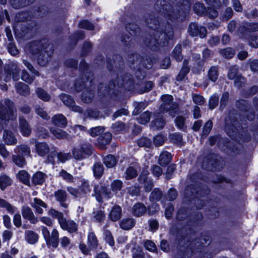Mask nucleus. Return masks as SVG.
I'll list each match as a JSON object with an SVG mask.
<instances>
[{
  "label": "nucleus",
  "mask_w": 258,
  "mask_h": 258,
  "mask_svg": "<svg viewBox=\"0 0 258 258\" xmlns=\"http://www.w3.org/2000/svg\"><path fill=\"white\" fill-rule=\"evenodd\" d=\"M93 217L97 222L101 223L105 220V214L103 211L98 210L93 212Z\"/></svg>",
  "instance_id": "51"
},
{
  "label": "nucleus",
  "mask_w": 258,
  "mask_h": 258,
  "mask_svg": "<svg viewBox=\"0 0 258 258\" xmlns=\"http://www.w3.org/2000/svg\"><path fill=\"white\" fill-rule=\"evenodd\" d=\"M238 117H239V115H236L235 116L233 114H230L227 118L225 119V127L227 129H232V127H234L236 129L238 127H240V125L245 124V119H240V121L238 120Z\"/></svg>",
  "instance_id": "15"
},
{
  "label": "nucleus",
  "mask_w": 258,
  "mask_h": 258,
  "mask_svg": "<svg viewBox=\"0 0 258 258\" xmlns=\"http://www.w3.org/2000/svg\"><path fill=\"white\" fill-rule=\"evenodd\" d=\"M219 67L218 66H214L210 67L208 72V77L210 80L213 82H215L219 77Z\"/></svg>",
  "instance_id": "34"
},
{
  "label": "nucleus",
  "mask_w": 258,
  "mask_h": 258,
  "mask_svg": "<svg viewBox=\"0 0 258 258\" xmlns=\"http://www.w3.org/2000/svg\"><path fill=\"white\" fill-rule=\"evenodd\" d=\"M103 163L108 168H112L115 166L117 163V160L115 156L108 155L103 158Z\"/></svg>",
  "instance_id": "43"
},
{
  "label": "nucleus",
  "mask_w": 258,
  "mask_h": 258,
  "mask_svg": "<svg viewBox=\"0 0 258 258\" xmlns=\"http://www.w3.org/2000/svg\"><path fill=\"white\" fill-rule=\"evenodd\" d=\"M182 46L180 44L177 45L172 52L173 57L178 61L182 60L183 56L181 54Z\"/></svg>",
  "instance_id": "52"
},
{
  "label": "nucleus",
  "mask_w": 258,
  "mask_h": 258,
  "mask_svg": "<svg viewBox=\"0 0 258 258\" xmlns=\"http://www.w3.org/2000/svg\"><path fill=\"white\" fill-rule=\"evenodd\" d=\"M194 12L199 15L205 14L206 9L204 5L201 3H197L194 6Z\"/></svg>",
  "instance_id": "57"
},
{
  "label": "nucleus",
  "mask_w": 258,
  "mask_h": 258,
  "mask_svg": "<svg viewBox=\"0 0 258 258\" xmlns=\"http://www.w3.org/2000/svg\"><path fill=\"white\" fill-rule=\"evenodd\" d=\"M27 49L33 55L37 56L38 63L41 66H45L48 63L53 53L52 46L45 39L31 42Z\"/></svg>",
  "instance_id": "2"
},
{
  "label": "nucleus",
  "mask_w": 258,
  "mask_h": 258,
  "mask_svg": "<svg viewBox=\"0 0 258 258\" xmlns=\"http://www.w3.org/2000/svg\"><path fill=\"white\" fill-rule=\"evenodd\" d=\"M54 196L61 207L64 208L68 207V204L65 203L67 199L68 195L64 190L58 189L55 191L54 193Z\"/></svg>",
  "instance_id": "23"
},
{
  "label": "nucleus",
  "mask_w": 258,
  "mask_h": 258,
  "mask_svg": "<svg viewBox=\"0 0 258 258\" xmlns=\"http://www.w3.org/2000/svg\"><path fill=\"white\" fill-rule=\"evenodd\" d=\"M94 96V92L91 89H86L84 90L82 94V100L86 103L91 102Z\"/></svg>",
  "instance_id": "41"
},
{
  "label": "nucleus",
  "mask_w": 258,
  "mask_h": 258,
  "mask_svg": "<svg viewBox=\"0 0 258 258\" xmlns=\"http://www.w3.org/2000/svg\"><path fill=\"white\" fill-rule=\"evenodd\" d=\"M14 152L15 153L22 154L23 156V155H29L30 154V149L27 145H20L15 148Z\"/></svg>",
  "instance_id": "46"
},
{
  "label": "nucleus",
  "mask_w": 258,
  "mask_h": 258,
  "mask_svg": "<svg viewBox=\"0 0 258 258\" xmlns=\"http://www.w3.org/2000/svg\"><path fill=\"white\" fill-rule=\"evenodd\" d=\"M243 39L246 40L251 46L254 48L258 47V36L247 35L246 38Z\"/></svg>",
  "instance_id": "59"
},
{
  "label": "nucleus",
  "mask_w": 258,
  "mask_h": 258,
  "mask_svg": "<svg viewBox=\"0 0 258 258\" xmlns=\"http://www.w3.org/2000/svg\"><path fill=\"white\" fill-rule=\"evenodd\" d=\"M3 141L8 145L16 144L17 141L12 130H4Z\"/></svg>",
  "instance_id": "27"
},
{
  "label": "nucleus",
  "mask_w": 258,
  "mask_h": 258,
  "mask_svg": "<svg viewBox=\"0 0 258 258\" xmlns=\"http://www.w3.org/2000/svg\"><path fill=\"white\" fill-rule=\"evenodd\" d=\"M20 70L18 66L15 63L9 64L5 69L6 77L5 79L6 82L9 81L11 78L14 81H18L19 79V73Z\"/></svg>",
  "instance_id": "13"
},
{
  "label": "nucleus",
  "mask_w": 258,
  "mask_h": 258,
  "mask_svg": "<svg viewBox=\"0 0 258 258\" xmlns=\"http://www.w3.org/2000/svg\"><path fill=\"white\" fill-rule=\"evenodd\" d=\"M87 133L92 137L98 136L97 144L102 149H105L106 145L108 144L112 139V135L109 132H104V130H86Z\"/></svg>",
  "instance_id": "5"
},
{
  "label": "nucleus",
  "mask_w": 258,
  "mask_h": 258,
  "mask_svg": "<svg viewBox=\"0 0 258 258\" xmlns=\"http://www.w3.org/2000/svg\"><path fill=\"white\" fill-rule=\"evenodd\" d=\"M163 196V193L161 190L158 188H156L151 192L149 200L151 202L159 201Z\"/></svg>",
  "instance_id": "44"
},
{
  "label": "nucleus",
  "mask_w": 258,
  "mask_h": 258,
  "mask_svg": "<svg viewBox=\"0 0 258 258\" xmlns=\"http://www.w3.org/2000/svg\"><path fill=\"white\" fill-rule=\"evenodd\" d=\"M136 224V220L133 218H125L122 219L120 223V227L125 230L131 229Z\"/></svg>",
  "instance_id": "32"
},
{
  "label": "nucleus",
  "mask_w": 258,
  "mask_h": 258,
  "mask_svg": "<svg viewBox=\"0 0 258 258\" xmlns=\"http://www.w3.org/2000/svg\"><path fill=\"white\" fill-rule=\"evenodd\" d=\"M143 58L138 54H132L128 55L127 62L131 68L134 69H137L138 71L136 73V76L140 80L143 79L145 77L144 74L142 76H139V74H141L140 69L141 66L142 64Z\"/></svg>",
  "instance_id": "10"
},
{
  "label": "nucleus",
  "mask_w": 258,
  "mask_h": 258,
  "mask_svg": "<svg viewBox=\"0 0 258 258\" xmlns=\"http://www.w3.org/2000/svg\"><path fill=\"white\" fill-rule=\"evenodd\" d=\"M176 1L177 4L172 6L165 0H158L154 6L158 13L157 18L155 14L146 17L147 26L154 31L146 38L145 44L152 50H156L160 47L167 45L169 40L174 36L171 25L167 21L159 20V16L173 22L182 21L189 13L191 5L189 0Z\"/></svg>",
  "instance_id": "1"
},
{
  "label": "nucleus",
  "mask_w": 258,
  "mask_h": 258,
  "mask_svg": "<svg viewBox=\"0 0 258 258\" xmlns=\"http://www.w3.org/2000/svg\"><path fill=\"white\" fill-rule=\"evenodd\" d=\"M59 233L56 229H54L49 236V238L46 239V244L48 246H52L56 248L59 243Z\"/></svg>",
  "instance_id": "26"
},
{
  "label": "nucleus",
  "mask_w": 258,
  "mask_h": 258,
  "mask_svg": "<svg viewBox=\"0 0 258 258\" xmlns=\"http://www.w3.org/2000/svg\"><path fill=\"white\" fill-rule=\"evenodd\" d=\"M51 133L55 137L58 139H71L72 136L68 133L63 131V130H49Z\"/></svg>",
  "instance_id": "47"
},
{
  "label": "nucleus",
  "mask_w": 258,
  "mask_h": 258,
  "mask_svg": "<svg viewBox=\"0 0 258 258\" xmlns=\"http://www.w3.org/2000/svg\"><path fill=\"white\" fill-rule=\"evenodd\" d=\"M35 148L37 153L40 156H44L49 152V147L47 144L44 142L35 143Z\"/></svg>",
  "instance_id": "29"
},
{
  "label": "nucleus",
  "mask_w": 258,
  "mask_h": 258,
  "mask_svg": "<svg viewBox=\"0 0 258 258\" xmlns=\"http://www.w3.org/2000/svg\"><path fill=\"white\" fill-rule=\"evenodd\" d=\"M258 31V23L243 22L237 29V33L242 38H246L247 33Z\"/></svg>",
  "instance_id": "11"
},
{
  "label": "nucleus",
  "mask_w": 258,
  "mask_h": 258,
  "mask_svg": "<svg viewBox=\"0 0 258 258\" xmlns=\"http://www.w3.org/2000/svg\"><path fill=\"white\" fill-rule=\"evenodd\" d=\"M34 0H10L12 6L16 9L26 7L32 4Z\"/></svg>",
  "instance_id": "38"
},
{
  "label": "nucleus",
  "mask_w": 258,
  "mask_h": 258,
  "mask_svg": "<svg viewBox=\"0 0 258 258\" xmlns=\"http://www.w3.org/2000/svg\"><path fill=\"white\" fill-rule=\"evenodd\" d=\"M92 79H90L89 76L85 75L84 78L77 79L74 84L75 88L78 92L81 91L85 87L90 86L92 83Z\"/></svg>",
  "instance_id": "22"
},
{
  "label": "nucleus",
  "mask_w": 258,
  "mask_h": 258,
  "mask_svg": "<svg viewBox=\"0 0 258 258\" xmlns=\"http://www.w3.org/2000/svg\"><path fill=\"white\" fill-rule=\"evenodd\" d=\"M25 240L28 243L34 244L38 239V235L32 230H27L25 232Z\"/></svg>",
  "instance_id": "35"
},
{
  "label": "nucleus",
  "mask_w": 258,
  "mask_h": 258,
  "mask_svg": "<svg viewBox=\"0 0 258 258\" xmlns=\"http://www.w3.org/2000/svg\"><path fill=\"white\" fill-rule=\"evenodd\" d=\"M219 102V96L217 94H213L210 98L209 105L210 109L215 108Z\"/></svg>",
  "instance_id": "64"
},
{
  "label": "nucleus",
  "mask_w": 258,
  "mask_h": 258,
  "mask_svg": "<svg viewBox=\"0 0 258 258\" xmlns=\"http://www.w3.org/2000/svg\"><path fill=\"white\" fill-rule=\"evenodd\" d=\"M147 211L146 206L143 203L138 202L132 207V213L133 215L137 217L143 216Z\"/></svg>",
  "instance_id": "21"
},
{
  "label": "nucleus",
  "mask_w": 258,
  "mask_h": 258,
  "mask_svg": "<svg viewBox=\"0 0 258 258\" xmlns=\"http://www.w3.org/2000/svg\"><path fill=\"white\" fill-rule=\"evenodd\" d=\"M220 53L226 58H231L235 54V50L231 47H228L220 50Z\"/></svg>",
  "instance_id": "53"
},
{
  "label": "nucleus",
  "mask_w": 258,
  "mask_h": 258,
  "mask_svg": "<svg viewBox=\"0 0 258 258\" xmlns=\"http://www.w3.org/2000/svg\"><path fill=\"white\" fill-rule=\"evenodd\" d=\"M15 112L14 103L12 101L6 99L4 103H0V119L2 120L8 121L16 118Z\"/></svg>",
  "instance_id": "4"
},
{
  "label": "nucleus",
  "mask_w": 258,
  "mask_h": 258,
  "mask_svg": "<svg viewBox=\"0 0 258 258\" xmlns=\"http://www.w3.org/2000/svg\"><path fill=\"white\" fill-rule=\"evenodd\" d=\"M88 244L89 247L91 249L95 248L98 246V240L95 233L93 232H90L88 234Z\"/></svg>",
  "instance_id": "42"
},
{
  "label": "nucleus",
  "mask_w": 258,
  "mask_h": 258,
  "mask_svg": "<svg viewBox=\"0 0 258 258\" xmlns=\"http://www.w3.org/2000/svg\"><path fill=\"white\" fill-rule=\"evenodd\" d=\"M188 32L192 37L199 36L201 38H204L207 34V30L205 27L196 23H191L189 25Z\"/></svg>",
  "instance_id": "14"
},
{
  "label": "nucleus",
  "mask_w": 258,
  "mask_h": 258,
  "mask_svg": "<svg viewBox=\"0 0 258 258\" xmlns=\"http://www.w3.org/2000/svg\"><path fill=\"white\" fill-rule=\"evenodd\" d=\"M53 154H54V156H56L58 160L62 163L66 162L71 157L70 153H65L61 152L58 153L55 152L53 153Z\"/></svg>",
  "instance_id": "61"
},
{
  "label": "nucleus",
  "mask_w": 258,
  "mask_h": 258,
  "mask_svg": "<svg viewBox=\"0 0 258 258\" xmlns=\"http://www.w3.org/2000/svg\"><path fill=\"white\" fill-rule=\"evenodd\" d=\"M126 30L130 35L126 34L122 36L121 38V41L124 45L130 47L134 43L133 40L135 39L133 37L140 34V28L137 25L130 23L126 25Z\"/></svg>",
  "instance_id": "6"
},
{
  "label": "nucleus",
  "mask_w": 258,
  "mask_h": 258,
  "mask_svg": "<svg viewBox=\"0 0 258 258\" xmlns=\"http://www.w3.org/2000/svg\"><path fill=\"white\" fill-rule=\"evenodd\" d=\"M59 175L63 180L68 182L72 183L74 182L73 176L64 170H61L59 172Z\"/></svg>",
  "instance_id": "62"
},
{
  "label": "nucleus",
  "mask_w": 258,
  "mask_h": 258,
  "mask_svg": "<svg viewBox=\"0 0 258 258\" xmlns=\"http://www.w3.org/2000/svg\"><path fill=\"white\" fill-rule=\"evenodd\" d=\"M163 103L161 104L159 110L161 112H168L173 117L178 111V105L173 102V98L171 95H165L162 97Z\"/></svg>",
  "instance_id": "3"
},
{
  "label": "nucleus",
  "mask_w": 258,
  "mask_h": 258,
  "mask_svg": "<svg viewBox=\"0 0 258 258\" xmlns=\"http://www.w3.org/2000/svg\"><path fill=\"white\" fill-rule=\"evenodd\" d=\"M18 177L19 180L26 185L29 184V175L27 172L25 170H21L18 174Z\"/></svg>",
  "instance_id": "54"
},
{
  "label": "nucleus",
  "mask_w": 258,
  "mask_h": 258,
  "mask_svg": "<svg viewBox=\"0 0 258 258\" xmlns=\"http://www.w3.org/2000/svg\"><path fill=\"white\" fill-rule=\"evenodd\" d=\"M48 214L51 217L56 218L59 224L64 218L62 213L52 208L50 209L48 211Z\"/></svg>",
  "instance_id": "48"
},
{
  "label": "nucleus",
  "mask_w": 258,
  "mask_h": 258,
  "mask_svg": "<svg viewBox=\"0 0 258 258\" xmlns=\"http://www.w3.org/2000/svg\"><path fill=\"white\" fill-rule=\"evenodd\" d=\"M23 217L29 220L31 224H35L38 222V219L36 217L30 208L27 206H24L22 209Z\"/></svg>",
  "instance_id": "19"
},
{
  "label": "nucleus",
  "mask_w": 258,
  "mask_h": 258,
  "mask_svg": "<svg viewBox=\"0 0 258 258\" xmlns=\"http://www.w3.org/2000/svg\"><path fill=\"white\" fill-rule=\"evenodd\" d=\"M115 87L116 84L114 81H110L108 84V87H107L105 84L100 83L98 86V93L100 96H105L109 94L111 91H113Z\"/></svg>",
  "instance_id": "24"
},
{
  "label": "nucleus",
  "mask_w": 258,
  "mask_h": 258,
  "mask_svg": "<svg viewBox=\"0 0 258 258\" xmlns=\"http://www.w3.org/2000/svg\"><path fill=\"white\" fill-rule=\"evenodd\" d=\"M12 180L10 178L6 175H2L0 176V188L2 190H4L6 187L12 184Z\"/></svg>",
  "instance_id": "49"
},
{
  "label": "nucleus",
  "mask_w": 258,
  "mask_h": 258,
  "mask_svg": "<svg viewBox=\"0 0 258 258\" xmlns=\"http://www.w3.org/2000/svg\"><path fill=\"white\" fill-rule=\"evenodd\" d=\"M123 183L120 180H113L110 185L111 189L115 194L117 193L118 191L121 190L122 187Z\"/></svg>",
  "instance_id": "58"
},
{
  "label": "nucleus",
  "mask_w": 258,
  "mask_h": 258,
  "mask_svg": "<svg viewBox=\"0 0 258 258\" xmlns=\"http://www.w3.org/2000/svg\"><path fill=\"white\" fill-rule=\"evenodd\" d=\"M125 88L131 90L134 86V80L131 74H126L122 77V83H120Z\"/></svg>",
  "instance_id": "37"
},
{
  "label": "nucleus",
  "mask_w": 258,
  "mask_h": 258,
  "mask_svg": "<svg viewBox=\"0 0 258 258\" xmlns=\"http://www.w3.org/2000/svg\"><path fill=\"white\" fill-rule=\"evenodd\" d=\"M121 215V208L118 205H115L111 208L108 217L111 221L115 222L120 219Z\"/></svg>",
  "instance_id": "25"
},
{
  "label": "nucleus",
  "mask_w": 258,
  "mask_h": 258,
  "mask_svg": "<svg viewBox=\"0 0 258 258\" xmlns=\"http://www.w3.org/2000/svg\"><path fill=\"white\" fill-rule=\"evenodd\" d=\"M83 196H85L84 201H86V195L91 191L90 185L88 182H83L79 187Z\"/></svg>",
  "instance_id": "55"
},
{
  "label": "nucleus",
  "mask_w": 258,
  "mask_h": 258,
  "mask_svg": "<svg viewBox=\"0 0 258 258\" xmlns=\"http://www.w3.org/2000/svg\"><path fill=\"white\" fill-rule=\"evenodd\" d=\"M13 161L16 165L19 167H23L25 164V160L23 156L14 155L13 156Z\"/></svg>",
  "instance_id": "63"
},
{
  "label": "nucleus",
  "mask_w": 258,
  "mask_h": 258,
  "mask_svg": "<svg viewBox=\"0 0 258 258\" xmlns=\"http://www.w3.org/2000/svg\"><path fill=\"white\" fill-rule=\"evenodd\" d=\"M35 76L34 74L31 75L26 71L23 70L22 72L21 79L25 82L31 84L34 80Z\"/></svg>",
  "instance_id": "56"
},
{
  "label": "nucleus",
  "mask_w": 258,
  "mask_h": 258,
  "mask_svg": "<svg viewBox=\"0 0 258 258\" xmlns=\"http://www.w3.org/2000/svg\"><path fill=\"white\" fill-rule=\"evenodd\" d=\"M47 175L40 171H38L35 173L32 178V182L35 185L42 184L45 181Z\"/></svg>",
  "instance_id": "40"
},
{
  "label": "nucleus",
  "mask_w": 258,
  "mask_h": 258,
  "mask_svg": "<svg viewBox=\"0 0 258 258\" xmlns=\"http://www.w3.org/2000/svg\"><path fill=\"white\" fill-rule=\"evenodd\" d=\"M203 165L207 170L216 171L222 168L223 163L220 156L216 154H211L205 159Z\"/></svg>",
  "instance_id": "7"
},
{
  "label": "nucleus",
  "mask_w": 258,
  "mask_h": 258,
  "mask_svg": "<svg viewBox=\"0 0 258 258\" xmlns=\"http://www.w3.org/2000/svg\"><path fill=\"white\" fill-rule=\"evenodd\" d=\"M236 106L242 111V116L248 120H252L255 117L253 109L248 105L245 100L237 101Z\"/></svg>",
  "instance_id": "12"
},
{
  "label": "nucleus",
  "mask_w": 258,
  "mask_h": 258,
  "mask_svg": "<svg viewBox=\"0 0 258 258\" xmlns=\"http://www.w3.org/2000/svg\"><path fill=\"white\" fill-rule=\"evenodd\" d=\"M171 154L167 151H164L160 155L159 163L161 166H165L171 162Z\"/></svg>",
  "instance_id": "36"
},
{
  "label": "nucleus",
  "mask_w": 258,
  "mask_h": 258,
  "mask_svg": "<svg viewBox=\"0 0 258 258\" xmlns=\"http://www.w3.org/2000/svg\"><path fill=\"white\" fill-rule=\"evenodd\" d=\"M148 174L147 171H143L138 178L139 182L144 184V189L147 192H150L154 186L152 181L148 179Z\"/></svg>",
  "instance_id": "17"
},
{
  "label": "nucleus",
  "mask_w": 258,
  "mask_h": 258,
  "mask_svg": "<svg viewBox=\"0 0 258 258\" xmlns=\"http://www.w3.org/2000/svg\"><path fill=\"white\" fill-rule=\"evenodd\" d=\"M184 195L186 198L189 200L192 199L193 197H195V203L198 209H201L203 207L204 202L198 198V196H201L202 194L198 191L194 186H187L184 190Z\"/></svg>",
  "instance_id": "9"
},
{
  "label": "nucleus",
  "mask_w": 258,
  "mask_h": 258,
  "mask_svg": "<svg viewBox=\"0 0 258 258\" xmlns=\"http://www.w3.org/2000/svg\"><path fill=\"white\" fill-rule=\"evenodd\" d=\"M31 206L35 209L36 212L39 214L43 213V208L46 209L47 207L46 204L40 199L36 198H34V201L31 203Z\"/></svg>",
  "instance_id": "31"
},
{
  "label": "nucleus",
  "mask_w": 258,
  "mask_h": 258,
  "mask_svg": "<svg viewBox=\"0 0 258 258\" xmlns=\"http://www.w3.org/2000/svg\"><path fill=\"white\" fill-rule=\"evenodd\" d=\"M93 148L89 144H82L79 148H74L72 150V154L74 158L77 160H81L86 156L92 154Z\"/></svg>",
  "instance_id": "8"
},
{
  "label": "nucleus",
  "mask_w": 258,
  "mask_h": 258,
  "mask_svg": "<svg viewBox=\"0 0 258 258\" xmlns=\"http://www.w3.org/2000/svg\"><path fill=\"white\" fill-rule=\"evenodd\" d=\"M60 98L64 104L72 108L73 111L79 112H82L83 111L82 108L75 105L74 99L70 95L66 94H61L60 95Z\"/></svg>",
  "instance_id": "16"
},
{
  "label": "nucleus",
  "mask_w": 258,
  "mask_h": 258,
  "mask_svg": "<svg viewBox=\"0 0 258 258\" xmlns=\"http://www.w3.org/2000/svg\"><path fill=\"white\" fill-rule=\"evenodd\" d=\"M52 122L53 124L58 127L64 128L67 124V119L62 114H58L52 117Z\"/></svg>",
  "instance_id": "28"
},
{
  "label": "nucleus",
  "mask_w": 258,
  "mask_h": 258,
  "mask_svg": "<svg viewBox=\"0 0 258 258\" xmlns=\"http://www.w3.org/2000/svg\"><path fill=\"white\" fill-rule=\"evenodd\" d=\"M60 227L64 230H67L70 233L76 232L78 230V224L73 220L63 219L59 224Z\"/></svg>",
  "instance_id": "18"
},
{
  "label": "nucleus",
  "mask_w": 258,
  "mask_h": 258,
  "mask_svg": "<svg viewBox=\"0 0 258 258\" xmlns=\"http://www.w3.org/2000/svg\"><path fill=\"white\" fill-rule=\"evenodd\" d=\"M113 63L111 62L110 59H108L107 61V68L110 70H112L113 68V66L117 69H119L122 68V67L123 66V62L122 60V58L120 55H115L113 56Z\"/></svg>",
  "instance_id": "20"
},
{
  "label": "nucleus",
  "mask_w": 258,
  "mask_h": 258,
  "mask_svg": "<svg viewBox=\"0 0 258 258\" xmlns=\"http://www.w3.org/2000/svg\"><path fill=\"white\" fill-rule=\"evenodd\" d=\"M239 67L237 65H233L229 67L227 74L228 78L229 80L235 79L238 75Z\"/></svg>",
  "instance_id": "50"
},
{
  "label": "nucleus",
  "mask_w": 258,
  "mask_h": 258,
  "mask_svg": "<svg viewBox=\"0 0 258 258\" xmlns=\"http://www.w3.org/2000/svg\"><path fill=\"white\" fill-rule=\"evenodd\" d=\"M93 171L94 176L99 178L103 175L104 167L101 163H96L93 166Z\"/></svg>",
  "instance_id": "45"
},
{
  "label": "nucleus",
  "mask_w": 258,
  "mask_h": 258,
  "mask_svg": "<svg viewBox=\"0 0 258 258\" xmlns=\"http://www.w3.org/2000/svg\"><path fill=\"white\" fill-rule=\"evenodd\" d=\"M67 189L70 195L73 196L75 199H77L79 202L84 201V199L85 198V196H82L80 192V188H76L72 186H68Z\"/></svg>",
  "instance_id": "39"
},
{
  "label": "nucleus",
  "mask_w": 258,
  "mask_h": 258,
  "mask_svg": "<svg viewBox=\"0 0 258 258\" xmlns=\"http://www.w3.org/2000/svg\"><path fill=\"white\" fill-rule=\"evenodd\" d=\"M136 170L133 167H128L125 172V178L127 180L132 179L137 176Z\"/></svg>",
  "instance_id": "60"
},
{
  "label": "nucleus",
  "mask_w": 258,
  "mask_h": 258,
  "mask_svg": "<svg viewBox=\"0 0 258 258\" xmlns=\"http://www.w3.org/2000/svg\"><path fill=\"white\" fill-rule=\"evenodd\" d=\"M17 92L20 95L26 96L30 94L29 87L23 82H18L15 84Z\"/></svg>",
  "instance_id": "30"
},
{
  "label": "nucleus",
  "mask_w": 258,
  "mask_h": 258,
  "mask_svg": "<svg viewBox=\"0 0 258 258\" xmlns=\"http://www.w3.org/2000/svg\"><path fill=\"white\" fill-rule=\"evenodd\" d=\"M35 92L37 96L43 101L48 102L51 99L50 95L41 87H37Z\"/></svg>",
  "instance_id": "33"
}]
</instances>
